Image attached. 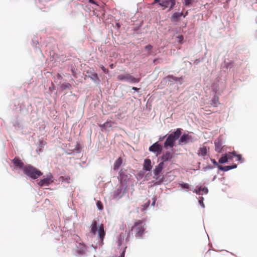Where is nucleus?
Listing matches in <instances>:
<instances>
[{
  "instance_id": "obj_17",
  "label": "nucleus",
  "mask_w": 257,
  "mask_h": 257,
  "mask_svg": "<svg viewBox=\"0 0 257 257\" xmlns=\"http://www.w3.org/2000/svg\"><path fill=\"white\" fill-rule=\"evenodd\" d=\"M236 167L237 165L236 164L226 166H218L219 169L223 171H227L230 169L236 168Z\"/></svg>"
},
{
  "instance_id": "obj_23",
  "label": "nucleus",
  "mask_w": 257,
  "mask_h": 257,
  "mask_svg": "<svg viewBox=\"0 0 257 257\" xmlns=\"http://www.w3.org/2000/svg\"><path fill=\"white\" fill-rule=\"evenodd\" d=\"M183 15V13H174L171 17V19L174 21H177L179 18Z\"/></svg>"
},
{
  "instance_id": "obj_9",
  "label": "nucleus",
  "mask_w": 257,
  "mask_h": 257,
  "mask_svg": "<svg viewBox=\"0 0 257 257\" xmlns=\"http://www.w3.org/2000/svg\"><path fill=\"white\" fill-rule=\"evenodd\" d=\"M98 237L100 239V244H103V239L105 235V232L104 230L103 224H101L99 225V228L98 229Z\"/></svg>"
},
{
  "instance_id": "obj_46",
  "label": "nucleus",
  "mask_w": 257,
  "mask_h": 257,
  "mask_svg": "<svg viewBox=\"0 0 257 257\" xmlns=\"http://www.w3.org/2000/svg\"><path fill=\"white\" fill-rule=\"evenodd\" d=\"M156 60H157L156 59H155L154 61V62H155Z\"/></svg>"
},
{
  "instance_id": "obj_13",
  "label": "nucleus",
  "mask_w": 257,
  "mask_h": 257,
  "mask_svg": "<svg viewBox=\"0 0 257 257\" xmlns=\"http://www.w3.org/2000/svg\"><path fill=\"white\" fill-rule=\"evenodd\" d=\"M143 169L147 171H150L152 169V166L150 159H146L145 160L143 165Z\"/></svg>"
},
{
  "instance_id": "obj_39",
  "label": "nucleus",
  "mask_w": 257,
  "mask_h": 257,
  "mask_svg": "<svg viewBox=\"0 0 257 257\" xmlns=\"http://www.w3.org/2000/svg\"><path fill=\"white\" fill-rule=\"evenodd\" d=\"M201 191V187H200L198 189H196L194 190V192H196L197 194H198L200 193Z\"/></svg>"
},
{
  "instance_id": "obj_12",
  "label": "nucleus",
  "mask_w": 257,
  "mask_h": 257,
  "mask_svg": "<svg viewBox=\"0 0 257 257\" xmlns=\"http://www.w3.org/2000/svg\"><path fill=\"white\" fill-rule=\"evenodd\" d=\"M77 251L79 254H84L86 250V246L83 243H78L76 245Z\"/></svg>"
},
{
  "instance_id": "obj_21",
  "label": "nucleus",
  "mask_w": 257,
  "mask_h": 257,
  "mask_svg": "<svg viewBox=\"0 0 257 257\" xmlns=\"http://www.w3.org/2000/svg\"><path fill=\"white\" fill-rule=\"evenodd\" d=\"M122 163V160L121 157L118 158L114 162L113 165V169L114 170H117L119 167L121 166Z\"/></svg>"
},
{
  "instance_id": "obj_14",
  "label": "nucleus",
  "mask_w": 257,
  "mask_h": 257,
  "mask_svg": "<svg viewBox=\"0 0 257 257\" xmlns=\"http://www.w3.org/2000/svg\"><path fill=\"white\" fill-rule=\"evenodd\" d=\"M191 138V137L187 134H183L179 140V145H183V144H186Z\"/></svg>"
},
{
  "instance_id": "obj_11",
  "label": "nucleus",
  "mask_w": 257,
  "mask_h": 257,
  "mask_svg": "<svg viewBox=\"0 0 257 257\" xmlns=\"http://www.w3.org/2000/svg\"><path fill=\"white\" fill-rule=\"evenodd\" d=\"M15 167L19 169H22L25 167L24 164L22 162L19 158L16 157L12 161Z\"/></svg>"
},
{
  "instance_id": "obj_10",
  "label": "nucleus",
  "mask_w": 257,
  "mask_h": 257,
  "mask_svg": "<svg viewBox=\"0 0 257 257\" xmlns=\"http://www.w3.org/2000/svg\"><path fill=\"white\" fill-rule=\"evenodd\" d=\"M215 150L216 152L220 153L222 152L223 146L221 139L218 138L214 142Z\"/></svg>"
},
{
  "instance_id": "obj_4",
  "label": "nucleus",
  "mask_w": 257,
  "mask_h": 257,
  "mask_svg": "<svg viewBox=\"0 0 257 257\" xmlns=\"http://www.w3.org/2000/svg\"><path fill=\"white\" fill-rule=\"evenodd\" d=\"M117 79L119 81H126L132 83H138L140 81V78H135L129 73L118 75Z\"/></svg>"
},
{
  "instance_id": "obj_20",
  "label": "nucleus",
  "mask_w": 257,
  "mask_h": 257,
  "mask_svg": "<svg viewBox=\"0 0 257 257\" xmlns=\"http://www.w3.org/2000/svg\"><path fill=\"white\" fill-rule=\"evenodd\" d=\"M113 123H114L113 122H112V121H111L110 120V121L107 120L105 123H104L103 124L99 125V126L100 127H101L102 130L103 129L106 130L108 127H112V124Z\"/></svg>"
},
{
  "instance_id": "obj_18",
  "label": "nucleus",
  "mask_w": 257,
  "mask_h": 257,
  "mask_svg": "<svg viewBox=\"0 0 257 257\" xmlns=\"http://www.w3.org/2000/svg\"><path fill=\"white\" fill-rule=\"evenodd\" d=\"M172 157L173 154L171 152H167L162 156V160L163 162L167 161L172 159Z\"/></svg>"
},
{
  "instance_id": "obj_43",
  "label": "nucleus",
  "mask_w": 257,
  "mask_h": 257,
  "mask_svg": "<svg viewBox=\"0 0 257 257\" xmlns=\"http://www.w3.org/2000/svg\"><path fill=\"white\" fill-rule=\"evenodd\" d=\"M132 89L135 90V91H138L139 90V88L135 87H133Z\"/></svg>"
},
{
  "instance_id": "obj_2",
  "label": "nucleus",
  "mask_w": 257,
  "mask_h": 257,
  "mask_svg": "<svg viewBox=\"0 0 257 257\" xmlns=\"http://www.w3.org/2000/svg\"><path fill=\"white\" fill-rule=\"evenodd\" d=\"M24 173L29 177L36 179L43 175V173L32 165H26L23 168Z\"/></svg>"
},
{
  "instance_id": "obj_8",
  "label": "nucleus",
  "mask_w": 257,
  "mask_h": 257,
  "mask_svg": "<svg viewBox=\"0 0 257 257\" xmlns=\"http://www.w3.org/2000/svg\"><path fill=\"white\" fill-rule=\"evenodd\" d=\"M149 151L157 153V155H159L162 151V147L158 143H155L150 147Z\"/></svg>"
},
{
  "instance_id": "obj_25",
  "label": "nucleus",
  "mask_w": 257,
  "mask_h": 257,
  "mask_svg": "<svg viewBox=\"0 0 257 257\" xmlns=\"http://www.w3.org/2000/svg\"><path fill=\"white\" fill-rule=\"evenodd\" d=\"M225 154L226 156V158L227 159V161L231 160L232 159V158H233V157H235L236 152H233L231 153H226Z\"/></svg>"
},
{
  "instance_id": "obj_38",
  "label": "nucleus",
  "mask_w": 257,
  "mask_h": 257,
  "mask_svg": "<svg viewBox=\"0 0 257 257\" xmlns=\"http://www.w3.org/2000/svg\"><path fill=\"white\" fill-rule=\"evenodd\" d=\"M211 161L215 166H219L217 162L214 159H211Z\"/></svg>"
},
{
  "instance_id": "obj_19",
  "label": "nucleus",
  "mask_w": 257,
  "mask_h": 257,
  "mask_svg": "<svg viewBox=\"0 0 257 257\" xmlns=\"http://www.w3.org/2000/svg\"><path fill=\"white\" fill-rule=\"evenodd\" d=\"M207 149L206 146L200 147L198 151V155L199 156H205L207 155Z\"/></svg>"
},
{
  "instance_id": "obj_27",
  "label": "nucleus",
  "mask_w": 257,
  "mask_h": 257,
  "mask_svg": "<svg viewBox=\"0 0 257 257\" xmlns=\"http://www.w3.org/2000/svg\"><path fill=\"white\" fill-rule=\"evenodd\" d=\"M89 77L94 81H99V78L96 73H92L91 75Z\"/></svg>"
},
{
  "instance_id": "obj_30",
  "label": "nucleus",
  "mask_w": 257,
  "mask_h": 257,
  "mask_svg": "<svg viewBox=\"0 0 257 257\" xmlns=\"http://www.w3.org/2000/svg\"><path fill=\"white\" fill-rule=\"evenodd\" d=\"M96 205L99 210H102L103 209V204L100 201L98 200L97 201Z\"/></svg>"
},
{
  "instance_id": "obj_33",
  "label": "nucleus",
  "mask_w": 257,
  "mask_h": 257,
  "mask_svg": "<svg viewBox=\"0 0 257 257\" xmlns=\"http://www.w3.org/2000/svg\"><path fill=\"white\" fill-rule=\"evenodd\" d=\"M235 157L237 158V161L240 162V163H242L243 162V159L242 158V157H241V155H237V154H236Z\"/></svg>"
},
{
  "instance_id": "obj_37",
  "label": "nucleus",
  "mask_w": 257,
  "mask_h": 257,
  "mask_svg": "<svg viewBox=\"0 0 257 257\" xmlns=\"http://www.w3.org/2000/svg\"><path fill=\"white\" fill-rule=\"evenodd\" d=\"M152 199H153V202L152 203V205L154 206L155 204V203H156V198L155 197H154Z\"/></svg>"
},
{
  "instance_id": "obj_3",
  "label": "nucleus",
  "mask_w": 257,
  "mask_h": 257,
  "mask_svg": "<svg viewBox=\"0 0 257 257\" xmlns=\"http://www.w3.org/2000/svg\"><path fill=\"white\" fill-rule=\"evenodd\" d=\"M145 225L144 221L142 220H138L135 222L132 229L135 230V235L137 237H140L143 234L145 231Z\"/></svg>"
},
{
  "instance_id": "obj_32",
  "label": "nucleus",
  "mask_w": 257,
  "mask_h": 257,
  "mask_svg": "<svg viewBox=\"0 0 257 257\" xmlns=\"http://www.w3.org/2000/svg\"><path fill=\"white\" fill-rule=\"evenodd\" d=\"M179 186L182 188H184V189H189V185L188 183H182L180 184Z\"/></svg>"
},
{
  "instance_id": "obj_16",
  "label": "nucleus",
  "mask_w": 257,
  "mask_h": 257,
  "mask_svg": "<svg viewBox=\"0 0 257 257\" xmlns=\"http://www.w3.org/2000/svg\"><path fill=\"white\" fill-rule=\"evenodd\" d=\"M90 228V232L93 235H95L96 233V231L97 230V222L96 220H93L91 224Z\"/></svg>"
},
{
  "instance_id": "obj_7",
  "label": "nucleus",
  "mask_w": 257,
  "mask_h": 257,
  "mask_svg": "<svg viewBox=\"0 0 257 257\" xmlns=\"http://www.w3.org/2000/svg\"><path fill=\"white\" fill-rule=\"evenodd\" d=\"M53 177L52 175L50 174L46 178H44L43 179L41 180L39 183L38 185L41 187L44 186H49L50 184H51L53 182Z\"/></svg>"
},
{
  "instance_id": "obj_29",
  "label": "nucleus",
  "mask_w": 257,
  "mask_h": 257,
  "mask_svg": "<svg viewBox=\"0 0 257 257\" xmlns=\"http://www.w3.org/2000/svg\"><path fill=\"white\" fill-rule=\"evenodd\" d=\"M194 2V0H184V4L186 6H190Z\"/></svg>"
},
{
  "instance_id": "obj_36",
  "label": "nucleus",
  "mask_w": 257,
  "mask_h": 257,
  "mask_svg": "<svg viewBox=\"0 0 257 257\" xmlns=\"http://www.w3.org/2000/svg\"><path fill=\"white\" fill-rule=\"evenodd\" d=\"M201 190L202 191L203 193L206 194L208 193V189L206 187H204L202 189L201 188Z\"/></svg>"
},
{
  "instance_id": "obj_28",
  "label": "nucleus",
  "mask_w": 257,
  "mask_h": 257,
  "mask_svg": "<svg viewBox=\"0 0 257 257\" xmlns=\"http://www.w3.org/2000/svg\"><path fill=\"white\" fill-rule=\"evenodd\" d=\"M71 87H72L70 83H69L62 84L61 85V88L62 89H71Z\"/></svg>"
},
{
  "instance_id": "obj_31",
  "label": "nucleus",
  "mask_w": 257,
  "mask_h": 257,
  "mask_svg": "<svg viewBox=\"0 0 257 257\" xmlns=\"http://www.w3.org/2000/svg\"><path fill=\"white\" fill-rule=\"evenodd\" d=\"M152 48H153V46L151 45H148L145 46V49L147 51H148V55L151 54V51L152 50Z\"/></svg>"
},
{
  "instance_id": "obj_5",
  "label": "nucleus",
  "mask_w": 257,
  "mask_h": 257,
  "mask_svg": "<svg viewBox=\"0 0 257 257\" xmlns=\"http://www.w3.org/2000/svg\"><path fill=\"white\" fill-rule=\"evenodd\" d=\"M158 3L163 8V10L167 8H169V10H171L175 5V0H154L153 4Z\"/></svg>"
},
{
  "instance_id": "obj_22",
  "label": "nucleus",
  "mask_w": 257,
  "mask_h": 257,
  "mask_svg": "<svg viewBox=\"0 0 257 257\" xmlns=\"http://www.w3.org/2000/svg\"><path fill=\"white\" fill-rule=\"evenodd\" d=\"M167 77L169 79V81H171V80H173L174 81H179L180 84L182 83L183 79L182 77H176L173 75H168Z\"/></svg>"
},
{
  "instance_id": "obj_35",
  "label": "nucleus",
  "mask_w": 257,
  "mask_h": 257,
  "mask_svg": "<svg viewBox=\"0 0 257 257\" xmlns=\"http://www.w3.org/2000/svg\"><path fill=\"white\" fill-rule=\"evenodd\" d=\"M100 68L101 69H102V70L105 73H108V70L107 69H106L103 66H100Z\"/></svg>"
},
{
  "instance_id": "obj_41",
  "label": "nucleus",
  "mask_w": 257,
  "mask_h": 257,
  "mask_svg": "<svg viewBox=\"0 0 257 257\" xmlns=\"http://www.w3.org/2000/svg\"><path fill=\"white\" fill-rule=\"evenodd\" d=\"M124 254H125V250H123L121 255L119 256V257H124Z\"/></svg>"
},
{
  "instance_id": "obj_44",
  "label": "nucleus",
  "mask_w": 257,
  "mask_h": 257,
  "mask_svg": "<svg viewBox=\"0 0 257 257\" xmlns=\"http://www.w3.org/2000/svg\"><path fill=\"white\" fill-rule=\"evenodd\" d=\"M109 67H110V68L113 69L114 67V65L113 64H111L109 65Z\"/></svg>"
},
{
  "instance_id": "obj_15",
  "label": "nucleus",
  "mask_w": 257,
  "mask_h": 257,
  "mask_svg": "<svg viewBox=\"0 0 257 257\" xmlns=\"http://www.w3.org/2000/svg\"><path fill=\"white\" fill-rule=\"evenodd\" d=\"M122 196V188L121 187H119L114 193L113 198L116 199H119L121 198Z\"/></svg>"
},
{
  "instance_id": "obj_6",
  "label": "nucleus",
  "mask_w": 257,
  "mask_h": 257,
  "mask_svg": "<svg viewBox=\"0 0 257 257\" xmlns=\"http://www.w3.org/2000/svg\"><path fill=\"white\" fill-rule=\"evenodd\" d=\"M164 166V162H162L157 166L154 170V178L158 180L160 183L163 181V176H158L159 174L162 172Z\"/></svg>"
},
{
  "instance_id": "obj_40",
  "label": "nucleus",
  "mask_w": 257,
  "mask_h": 257,
  "mask_svg": "<svg viewBox=\"0 0 257 257\" xmlns=\"http://www.w3.org/2000/svg\"><path fill=\"white\" fill-rule=\"evenodd\" d=\"M199 202L201 205V206L202 207H204V204L203 203V200H199Z\"/></svg>"
},
{
  "instance_id": "obj_34",
  "label": "nucleus",
  "mask_w": 257,
  "mask_h": 257,
  "mask_svg": "<svg viewBox=\"0 0 257 257\" xmlns=\"http://www.w3.org/2000/svg\"><path fill=\"white\" fill-rule=\"evenodd\" d=\"M150 203V200H148V202L143 205V210H146L149 206Z\"/></svg>"
},
{
  "instance_id": "obj_1",
  "label": "nucleus",
  "mask_w": 257,
  "mask_h": 257,
  "mask_svg": "<svg viewBox=\"0 0 257 257\" xmlns=\"http://www.w3.org/2000/svg\"><path fill=\"white\" fill-rule=\"evenodd\" d=\"M181 129L177 128L175 132L170 134L164 143V147L165 148H167L168 147L172 148L174 146L175 141L178 139L181 136Z\"/></svg>"
},
{
  "instance_id": "obj_45",
  "label": "nucleus",
  "mask_w": 257,
  "mask_h": 257,
  "mask_svg": "<svg viewBox=\"0 0 257 257\" xmlns=\"http://www.w3.org/2000/svg\"><path fill=\"white\" fill-rule=\"evenodd\" d=\"M164 137L162 138H160V141H162L164 139Z\"/></svg>"
},
{
  "instance_id": "obj_26",
  "label": "nucleus",
  "mask_w": 257,
  "mask_h": 257,
  "mask_svg": "<svg viewBox=\"0 0 257 257\" xmlns=\"http://www.w3.org/2000/svg\"><path fill=\"white\" fill-rule=\"evenodd\" d=\"M227 162L228 161L225 154L223 155L219 160V162L221 164L225 163Z\"/></svg>"
},
{
  "instance_id": "obj_24",
  "label": "nucleus",
  "mask_w": 257,
  "mask_h": 257,
  "mask_svg": "<svg viewBox=\"0 0 257 257\" xmlns=\"http://www.w3.org/2000/svg\"><path fill=\"white\" fill-rule=\"evenodd\" d=\"M211 104L214 106H217L219 104L218 97L215 96H214L211 101Z\"/></svg>"
},
{
  "instance_id": "obj_42",
  "label": "nucleus",
  "mask_w": 257,
  "mask_h": 257,
  "mask_svg": "<svg viewBox=\"0 0 257 257\" xmlns=\"http://www.w3.org/2000/svg\"><path fill=\"white\" fill-rule=\"evenodd\" d=\"M89 3H90L91 4H96V3L95 2V1H94L93 0H89Z\"/></svg>"
}]
</instances>
